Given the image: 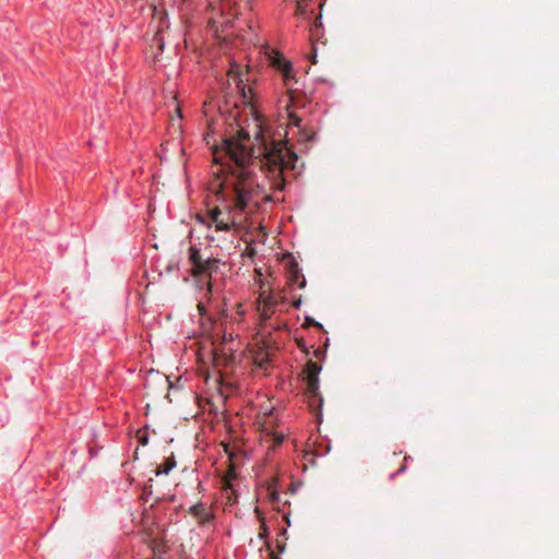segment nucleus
I'll list each match as a JSON object with an SVG mask.
<instances>
[{
    "mask_svg": "<svg viewBox=\"0 0 559 559\" xmlns=\"http://www.w3.org/2000/svg\"><path fill=\"white\" fill-rule=\"evenodd\" d=\"M271 559H280L274 552H271Z\"/></svg>",
    "mask_w": 559,
    "mask_h": 559,
    "instance_id": "5701e85b",
    "label": "nucleus"
},
{
    "mask_svg": "<svg viewBox=\"0 0 559 559\" xmlns=\"http://www.w3.org/2000/svg\"><path fill=\"white\" fill-rule=\"evenodd\" d=\"M153 45H156L159 51L164 49V39L159 34H156L153 38Z\"/></svg>",
    "mask_w": 559,
    "mask_h": 559,
    "instance_id": "dca6fc26",
    "label": "nucleus"
},
{
    "mask_svg": "<svg viewBox=\"0 0 559 559\" xmlns=\"http://www.w3.org/2000/svg\"><path fill=\"white\" fill-rule=\"evenodd\" d=\"M282 441H283V437H278V438H276V440H275V442H276L277 444H278V443H281Z\"/></svg>",
    "mask_w": 559,
    "mask_h": 559,
    "instance_id": "4be33fe9",
    "label": "nucleus"
},
{
    "mask_svg": "<svg viewBox=\"0 0 559 559\" xmlns=\"http://www.w3.org/2000/svg\"><path fill=\"white\" fill-rule=\"evenodd\" d=\"M176 112H177L178 117H179V118H181V115H180V108H179L178 106H177V108H176Z\"/></svg>",
    "mask_w": 559,
    "mask_h": 559,
    "instance_id": "b1692460",
    "label": "nucleus"
},
{
    "mask_svg": "<svg viewBox=\"0 0 559 559\" xmlns=\"http://www.w3.org/2000/svg\"><path fill=\"white\" fill-rule=\"evenodd\" d=\"M165 546L162 543H155L153 546V558L152 559H163V555L165 554Z\"/></svg>",
    "mask_w": 559,
    "mask_h": 559,
    "instance_id": "ddd939ff",
    "label": "nucleus"
},
{
    "mask_svg": "<svg viewBox=\"0 0 559 559\" xmlns=\"http://www.w3.org/2000/svg\"><path fill=\"white\" fill-rule=\"evenodd\" d=\"M321 371V366L318 362L314 361H308L305 367V373H306V383H307V395L310 400V404L316 403L317 401L319 403H322V397L320 396L319 392V373Z\"/></svg>",
    "mask_w": 559,
    "mask_h": 559,
    "instance_id": "7ed1b4c3",
    "label": "nucleus"
},
{
    "mask_svg": "<svg viewBox=\"0 0 559 559\" xmlns=\"http://www.w3.org/2000/svg\"><path fill=\"white\" fill-rule=\"evenodd\" d=\"M241 66L238 63H231L228 71V82L236 85L237 92L240 94L243 103H250L251 88L245 84Z\"/></svg>",
    "mask_w": 559,
    "mask_h": 559,
    "instance_id": "20e7f679",
    "label": "nucleus"
},
{
    "mask_svg": "<svg viewBox=\"0 0 559 559\" xmlns=\"http://www.w3.org/2000/svg\"><path fill=\"white\" fill-rule=\"evenodd\" d=\"M304 326H306V328H308V326H316V328H319V329H323L322 324L319 323L318 321H316L311 317H306L305 318Z\"/></svg>",
    "mask_w": 559,
    "mask_h": 559,
    "instance_id": "4468645a",
    "label": "nucleus"
},
{
    "mask_svg": "<svg viewBox=\"0 0 559 559\" xmlns=\"http://www.w3.org/2000/svg\"><path fill=\"white\" fill-rule=\"evenodd\" d=\"M198 309L200 310L201 313H203L205 310L204 306L201 302L198 304Z\"/></svg>",
    "mask_w": 559,
    "mask_h": 559,
    "instance_id": "aec40b11",
    "label": "nucleus"
},
{
    "mask_svg": "<svg viewBox=\"0 0 559 559\" xmlns=\"http://www.w3.org/2000/svg\"><path fill=\"white\" fill-rule=\"evenodd\" d=\"M299 277H300V272L298 269V264L296 262H290L289 266H288V277H287L288 283L289 284L296 283ZM298 286H299V288H304L306 286V280L302 275H301V281L299 282Z\"/></svg>",
    "mask_w": 559,
    "mask_h": 559,
    "instance_id": "6e6552de",
    "label": "nucleus"
},
{
    "mask_svg": "<svg viewBox=\"0 0 559 559\" xmlns=\"http://www.w3.org/2000/svg\"><path fill=\"white\" fill-rule=\"evenodd\" d=\"M253 360L259 368H264L270 361L269 354L258 353L254 355Z\"/></svg>",
    "mask_w": 559,
    "mask_h": 559,
    "instance_id": "f8f14e48",
    "label": "nucleus"
},
{
    "mask_svg": "<svg viewBox=\"0 0 559 559\" xmlns=\"http://www.w3.org/2000/svg\"><path fill=\"white\" fill-rule=\"evenodd\" d=\"M189 260L191 261L193 269L192 271H197L201 267V264L203 263V258L200 253V250L195 247H191L189 250Z\"/></svg>",
    "mask_w": 559,
    "mask_h": 559,
    "instance_id": "9b49d317",
    "label": "nucleus"
},
{
    "mask_svg": "<svg viewBox=\"0 0 559 559\" xmlns=\"http://www.w3.org/2000/svg\"><path fill=\"white\" fill-rule=\"evenodd\" d=\"M206 289H207L209 293H211L212 284H211L210 281L206 283Z\"/></svg>",
    "mask_w": 559,
    "mask_h": 559,
    "instance_id": "412c9836",
    "label": "nucleus"
},
{
    "mask_svg": "<svg viewBox=\"0 0 559 559\" xmlns=\"http://www.w3.org/2000/svg\"><path fill=\"white\" fill-rule=\"evenodd\" d=\"M255 132V144L249 146L250 136L245 130L224 141V152L230 163L222 165L209 189L227 203V212L214 207L210 212L216 229L229 231L241 216L254 214L264 202L273 201L257 182L252 165L263 169L271 180L272 188L284 190L286 179L284 171L294 169L297 154L287 146V142L270 139L261 126Z\"/></svg>",
    "mask_w": 559,
    "mask_h": 559,
    "instance_id": "f257e3e1",
    "label": "nucleus"
},
{
    "mask_svg": "<svg viewBox=\"0 0 559 559\" xmlns=\"http://www.w3.org/2000/svg\"><path fill=\"white\" fill-rule=\"evenodd\" d=\"M223 340L224 345L221 348H215V354L217 355L218 353H221L226 358V360H231L235 349L230 345H228V342L233 340V335L229 334L227 336L225 332L223 335Z\"/></svg>",
    "mask_w": 559,
    "mask_h": 559,
    "instance_id": "1a4fd4ad",
    "label": "nucleus"
},
{
    "mask_svg": "<svg viewBox=\"0 0 559 559\" xmlns=\"http://www.w3.org/2000/svg\"><path fill=\"white\" fill-rule=\"evenodd\" d=\"M304 2H305V0H298L297 1V8H296V14L297 15H301V14H304L306 12Z\"/></svg>",
    "mask_w": 559,
    "mask_h": 559,
    "instance_id": "f3484780",
    "label": "nucleus"
},
{
    "mask_svg": "<svg viewBox=\"0 0 559 559\" xmlns=\"http://www.w3.org/2000/svg\"><path fill=\"white\" fill-rule=\"evenodd\" d=\"M273 66H275L283 73L285 84L289 86V81L294 80L292 64L287 62L283 57L276 56L273 59Z\"/></svg>",
    "mask_w": 559,
    "mask_h": 559,
    "instance_id": "0eeeda50",
    "label": "nucleus"
},
{
    "mask_svg": "<svg viewBox=\"0 0 559 559\" xmlns=\"http://www.w3.org/2000/svg\"><path fill=\"white\" fill-rule=\"evenodd\" d=\"M189 513L202 526L211 524L215 519L214 512L210 508H206V506L202 502H198L191 506L189 509Z\"/></svg>",
    "mask_w": 559,
    "mask_h": 559,
    "instance_id": "39448f33",
    "label": "nucleus"
},
{
    "mask_svg": "<svg viewBox=\"0 0 559 559\" xmlns=\"http://www.w3.org/2000/svg\"><path fill=\"white\" fill-rule=\"evenodd\" d=\"M219 260L216 258H206L203 260L201 267L197 271H192V275L194 277L200 276L202 274H206L209 277L212 276L213 273L218 270Z\"/></svg>",
    "mask_w": 559,
    "mask_h": 559,
    "instance_id": "423d86ee",
    "label": "nucleus"
},
{
    "mask_svg": "<svg viewBox=\"0 0 559 559\" xmlns=\"http://www.w3.org/2000/svg\"><path fill=\"white\" fill-rule=\"evenodd\" d=\"M176 460L174 455L168 456L165 462L158 465L155 469V475L169 474V472L175 468Z\"/></svg>",
    "mask_w": 559,
    "mask_h": 559,
    "instance_id": "9d476101",
    "label": "nucleus"
},
{
    "mask_svg": "<svg viewBox=\"0 0 559 559\" xmlns=\"http://www.w3.org/2000/svg\"><path fill=\"white\" fill-rule=\"evenodd\" d=\"M300 306H301V298H298V299L293 301V307L295 309H298Z\"/></svg>",
    "mask_w": 559,
    "mask_h": 559,
    "instance_id": "6ab92c4d",
    "label": "nucleus"
},
{
    "mask_svg": "<svg viewBox=\"0 0 559 559\" xmlns=\"http://www.w3.org/2000/svg\"><path fill=\"white\" fill-rule=\"evenodd\" d=\"M138 438H139V442L142 445H146L148 443V437H147L146 432L139 431L138 432Z\"/></svg>",
    "mask_w": 559,
    "mask_h": 559,
    "instance_id": "a211bd4d",
    "label": "nucleus"
},
{
    "mask_svg": "<svg viewBox=\"0 0 559 559\" xmlns=\"http://www.w3.org/2000/svg\"><path fill=\"white\" fill-rule=\"evenodd\" d=\"M288 119H289V121H288L289 126L299 127L301 120L295 112H289Z\"/></svg>",
    "mask_w": 559,
    "mask_h": 559,
    "instance_id": "2eb2a0df",
    "label": "nucleus"
},
{
    "mask_svg": "<svg viewBox=\"0 0 559 559\" xmlns=\"http://www.w3.org/2000/svg\"><path fill=\"white\" fill-rule=\"evenodd\" d=\"M285 301L286 296L283 292L275 294L271 287L265 288V284L262 282L260 285L259 296L255 300V310L258 312L260 323L266 326L272 317L282 311L280 307Z\"/></svg>",
    "mask_w": 559,
    "mask_h": 559,
    "instance_id": "f03ea898",
    "label": "nucleus"
}]
</instances>
